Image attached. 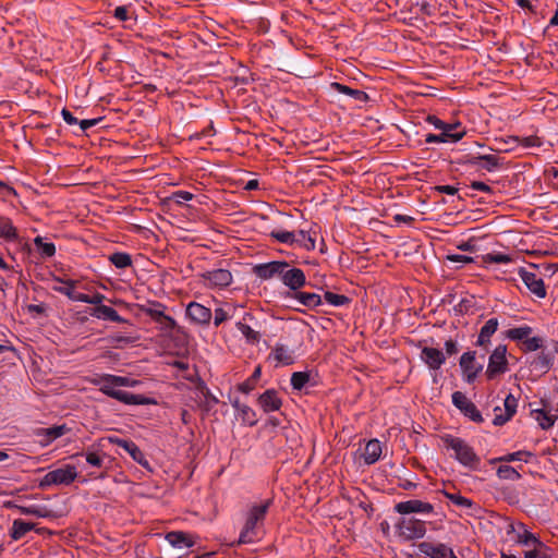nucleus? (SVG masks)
<instances>
[{"label": "nucleus", "mask_w": 558, "mask_h": 558, "mask_svg": "<svg viewBox=\"0 0 558 558\" xmlns=\"http://www.w3.org/2000/svg\"><path fill=\"white\" fill-rule=\"evenodd\" d=\"M92 384L97 386L99 390L119 402L129 405H147L156 404V400L145 397L143 395H135L125 390L122 387H134L137 381L124 376H117L105 374L92 379Z\"/></svg>", "instance_id": "1"}, {"label": "nucleus", "mask_w": 558, "mask_h": 558, "mask_svg": "<svg viewBox=\"0 0 558 558\" xmlns=\"http://www.w3.org/2000/svg\"><path fill=\"white\" fill-rule=\"evenodd\" d=\"M441 441L447 450L453 452V459L461 465L472 471L480 469L481 458L468 441L450 434L442 435Z\"/></svg>", "instance_id": "2"}, {"label": "nucleus", "mask_w": 558, "mask_h": 558, "mask_svg": "<svg viewBox=\"0 0 558 558\" xmlns=\"http://www.w3.org/2000/svg\"><path fill=\"white\" fill-rule=\"evenodd\" d=\"M511 530L517 533V542L530 548L524 551V558H553L551 549L529 531L525 524H512Z\"/></svg>", "instance_id": "3"}, {"label": "nucleus", "mask_w": 558, "mask_h": 558, "mask_svg": "<svg viewBox=\"0 0 558 558\" xmlns=\"http://www.w3.org/2000/svg\"><path fill=\"white\" fill-rule=\"evenodd\" d=\"M426 531L425 521L413 517H402L395 524V534L402 542L423 538Z\"/></svg>", "instance_id": "4"}, {"label": "nucleus", "mask_w": 558, "mask_h": 558, "mask_svg": "<svg viewBox=\"0 0 558 558\" xmlns=\"http://www.w3.org/2000/svg\"><path fill=\"white\" fill-rule=\"evenodd\" d=\"M76 466L64 464L46 473L39 482V487L46 488L54 485H70L77 477Z\"/></svg>", "instance_id": "5"}, {"label": "nucleus", "mask_w": 558, "mask_h": 558, "mask_svg": "<svg viewBox=\"0 0 558 558\" xmlns=\"http://www.w3.org/2000/svg\"><path fill=\"white\" fill-rule=\"evenodd\" d=\"M509 369L507 359V345L498 344L488 357V364L485 375L488 380H493L498 376L507 373Z\"/></svg>", "instance_id": "6"}, {"label": "nucleus", "mask_w": 558, "mask_h": 558, "mask_svg": "<svg viewBox=\"0 0 558 558\" xmlns=\"http://www.w3.org/2000/svg\"><path fill=\"white\" fill-rule=\"evenodd\" d=\"M518 275L524 282L526 288L538 299H544L547 294L543 279L537 274L536 265H531L529 268L520 267Z\"/></svg>", "instance_id": "7"}, {"label": "nucleus", "mask_w": 558, "mask_h": 558, "mask_svg": "<svg viewBox=\"0 0 558 558\" xmlns=\"http://www.w3.org/2000/svg\"><path fill=\"white\" fill-rule=\"evenodd\" d=\"M203 283L210 289L221 290L232 283L233 277L228 269H213L202 274Z\"/></svg>", "instance_id": "8"}, {"label": "nucleus", "mask_w": 558, "mask_h": 558, "mask_svg": "<svg viewBox=\"0 0 558 558\" xmlns=\"http://www.w3.org/2000/svg\"><path fill=\"white\" fill-rule=\"evenodd\" d=\"M476 353L474 351L464 352L460 357V368L463 379L468 384L474 383L478 374L483 371V365L476 362Z\"/></svg>", "instance_id": "9"}, {"label": "nucleus", "mask_w": 558, "mask_h": 558, "mask_svg": "<svg viewBox=\"0 0 558 558\" xmlns=\"http://www.w3.org/2000/svg\"><path fill=\"white\" fill-rule=\"evenodd\" d=\"M452 403L457 407L465 416L476 423L483 422V416L477 410L476 405L461 391H454L452 393Z\"/></svg>", "instance_id": "10"}, {"label": "nucleus", "mask_w": 558, "mask_h": 558, "mask_svg": "<svg viewBox=\"0 0 558 558\" xmlns=\"http://www.w3.org/2000/svg\"><path fill=\"white\" fill-rule=\"evenodd\" d=\"M288 267L289 263L284 260H272L255 265L253 271L259 279L269 280L276 276L281 278L284 268Z\"/></svg>", "instance_id": "11"}, {"label": "nucleus", "mask_w": 558, "mask_h": 558, "mask_svg": "<svg viewBox=\"0 0 558 558\" xmlns=\"http://www.w3.org/2000/svg\"><path fill=\"white\" fill-rule=\"evenodd\" d=\"M517 408V398L513 395L509 393L504 400V409L500 407H496L494 409L495 416L493 420V424L496 426H501L506 424L515 414Z\"/></svg>", "instance_id": "12"}, {"label": "nucleus", "mask_w": 558, "mask_h": 558, "mask_svg": "<svg viewBox=\"0 0 558 558\" xmlns=\"http://www.w3.org/2000/svg\"><path fill=\"white\" fill-rule=\"evenodd\" d=\"M395 511L399 514L405 515L410 513H424L430 514L434 512V506L429 502L418 499H410L400 501L395 506Z\"/></svg>", "instance_id": "13"}, {"label": "nucleus", "mask_w": 558, "mask_h": 558, "mask_svg": "<svg viewBox=\"0 0 558 558\" xmlns=\"http://www.w3.org/2000/svg\"><path fill=\"white\" fill-rule=\"evenodd\" d=\"M417 547L421 554L430 558H458L452 548L442 543L422 542Z\"/></svg>", "instance_id": "14"}, {"label": "nucleus", "mask_w": 558, "mask_h": 558, "mask_svg": "<svg viewBox=\"0 0 558 558\" xmlns=\"http://www.w3.org/2000/svg\"><path fill=\"white\" fill-rule=\"evenodd\" d=\"M281 281L291 292H295L306 284V276L301 268L289 266L284 268Z\"/></svg>", "instance_id": "15"}, {"label": "nucleus", "mask_w": 558, "mask_h": 558, "mask_svg": "<svg viewBox=\"0 0 558 558\" xmlns=\"http://www.w3.org/2000/svg\"><path fill=\"white\" fill-rule=\"evenodd\" d=\"M186 315L190 320L197 325H209L213 313L210 308L197 302H191L186 306Z\"/></svg>", "instance_id": "16"}, {"label": "nucleus", "mask_w": 558, "mask_h": 558, "mask_svg": "<svg viewBox=\"0 0 558 558\" xmlns=\"http://www.w3.org/2000/svg\"><path fill=\"white\" fill-rule=\"evenodd\" d=\"M109 441L124 449L132 457V459L142 466H148V461L145 458L144 452L134 441L117 437H109Z\"/></svg>", "instance_id": "17"}, {"label": "nucleus", "mask_w": 558, "mask_h": 558, "mask_svg": "<svg viewBox=\"0 0 558 558\" xmlns=\"http://www.w3.org/2000/svg\"><path fill=\"white\" fill-rule=\"evenodd\" d=\"M166 541L174 548H190L197 542V536L183 531H171L165 536Z\"/></svg>", "instance_id": "18"}, {"label": "nucleus", "mask_w": 558, "mask_h": 558, "mask_svg": "<svg viewBox=\"0 0 558 558\" xmlns=\"http://www.w3.org/2000/svg\"><path fill=\"white\" fill-rule=\"evenodd\" d=\"M257 521L246 518L245 524L239 536V544H253L262 539L263 533Z\"/></svg>", "instance_id": "19"}, {"label": "nucleus", "mask_w": 558, "mask_h": 558, "mask_svg": "<svg viewBox=\"0 0 558 558\" xmlns=\"http://www.w3.org/2000/svg\"><path fill=\"white\" fill-rule=\"evenodd\" d=\"M422 361L434 371H437L446 362V355L436 348L424 347L421 351Z\"/></svg>", "instance_id": "20"}, {"label": "nucleus", "mask_w": 558, "mask_h": 558, "mask_svg": "<svg viewBox=\"0 0 558 558\" xmlns=\"http://www.w3.org/2000/svg\"><path fill=\"white\" fill-rule=\"evenodd\" d=\"M286 298L293 299L303 306L311 310L316 308L323 304L322 296L314 292H305L298 290L295 292H287Z\"/></svg>", "instance_id": "21"}, {"label": "nucleus", "mask_w": 558, "mask_h": 558, "mask_svg": "<svg viewBox=\"0 0 558 558\" xmlns=\"http://www.w3.org/2000/svg\"><path fill=\"white\" fill-rule=\"evenodd\" d=\"M257 402L265 413L278 411L282 405V401L275 389L266 390L258 397Z\"/></svg>", "instance_id": "22"}, {"label": "nucleus", "mask_w": 558, "mask_h": 558, "mask_svg": "<svg viewBox=\"0 0 558 558\" xmlns=\"http://www.w3.org/2000/svg\"><path fill=\"white\" fill-rule=\"evenodd\" d=\"M66 432H69V428L66 425H57L52 427H46V428H38L36 430V436L40 438L39 442L43 447L48 446L53 440L60 438L63 436Z\"/></svg>", "instance_id": "23"}, {"label": "nucleus", "mask_w": 558, "mask_h": 558, "mask_svg": "<svg viewBox=\"0 0 558 558\" xmlns=\"http://www.w3.org/2000/svg\"><path fill=\"white\" fill-rule=\"evenodd\" d=\"M52 280L54 282L59 283V284L52 286L53 291L68 296L71 301H74V302L80 301L77 298L81 296V293L75 291L77 281L71 280V279L65 280L60 277H53Z\"/></svg>", "instance_id": "24"}, {"label": "nucleus", "mask_w": 558, "mask_h": 558, "mask_svg": "<svg viewBox=\"0 0 558 558\" xmlns=\"http://www.w3.org/2000/svg\"><path fill=\"white\" fill-rule=\"evenodd\" d=\"M269 359L276 362V366L291 365L294 362L293 351L282 343H276L269 354Z\"/></svg>", "instance_id": "25"}, {"label": "nucleus", "mask_w": 558, "mask_h": 558, "mask_svg": "<svg viewBox=\"0 0 558 558\" xmlns=\"http://www.w3.org/2000/svg\"><path fill=\"white\" fill-rule=\"evenodd\" d=\"M439 131L444 137V143H457L466 134L465 128L460 122L445 123V128Z\"/></svg>", "instance_id": "26"}, {"label": "nucleus", "mask_w": 558, "mask_h": 558, "mask_svg": "<svg viewBox=\"0 0 558 558\" xmlns=\"http://www.w3.org/2000/svg\"><path fill=\"white\" fill-rule=\"evenodd\" d=\"M498 326H499V322L497 318H495V317L489 318L484 324V326L481 328L475 344L477 347L487 349L488 345L490 344V338L497 331Z\"/></svg>", "instance_id": "27"}, {"label": "nucleus", "mask_w": 558, "mask_h": 558, "mask_svg": "<svg viewBox=\"0 0 558 558\" xmlns=\"http://www.w3.org/2000/svg\"><path fill=\"white\" fill-rule=\"evenodd\" d=\"M383 453V445L381 442L374 438L366 442L364 450L362 452V458L365 464L371 465L376 463Z\"/></svg>", "instance_id": "28"}, {"label": "nucleus", "mask_w": 558, "mask_h": 558, "mask_svg": "<svg viewBox=\"0 0 558 558\" xmlns=\"http://www.w3.org/2000/svg\"><path fill=\"white\" fill-rule=\"evenodd\" d=\"M90 315L97 319L110 320L114 323H124L125 319L119 315V313L108 305L96 306Z\"/></svg>", "instance_id": "29"}, {"label": "nucleus", "mask_w": 558, "mask_h": 558, "mask_svg": "<svg viewBox=\"0 0 558 558\" xmlns=\"http://www.w3.org/2000/svg\"><path fill=\"white\" fill-rule=\"evenodd\" d=\"M251 314H245L242 320L236 323V328L241 332V335L245 338L246 342L250 344H256L260 340V335L258 331L254 330L251 326L246 324V319L251 318Z\"/></svg>", "instance_id": "30"}, {"label": "nucleus", "mask_w": 558, "mask_h": 558, "mask_svg": "<svg viewBox=\"0 0 558 558\" xmlns=\"http://www.w3.org/2000/svg\"><path fill=\"white\" fill-rule=\"evenodd\" d=\"M232 407L236 410L243 424L254 426L257 423L256 413L251 407L241 403L239 400L233 401Z\"/></svg>", "instance_id": "31"}, {"label": "nucleus", "mask_w": 558, "mask_h": 558, "mask_svg": "<svg viewBox=\"0 0 558 558\" xmlns=\"http://www.w3.org/2000/svg\"><path fill=\"white\" fill-rule=\"evenodd\" d=\"M513 262V255L502 252H490L481 256L483 267L489 268L492 264H509Z\"/></svg>", "instance_id": "32"}, {"label": "nucleus", "mask_w": 558, "mask_h": 558, "mask_svg": "<svg viewBox=\"0 0 558 558\" xmlns=\"http://www.w3.org/2000/svg\"><path fill=\"white\" fill-rule=\"evenodd\" d=\"M35 527V524L31 522L23 521L21 519H16L12 523V527L10 530V536L14 541H19L23 538L28 532H31Z\"/></svg>", "instance_id": "33"}, {"label": "nucleus", "mask_w": 558, "mask_h": 558, "mask_svg": "<svg viewBox=\"0 0 558 558\" xmlns=\"http://www.w3.org/2000/svg\"><path fill=\"white\" fill-rule=\"evenodd\" d=\"M0 238L8 242H14L19 239L17 230L11 219L0 216Z\"/></svg>", "instance_id": "34"}, {"label": "nucleus", "mask_w": 558, "mask_h": 558, "mask_svg": "<svg viewBox=\"0 0 558 558\" xmlns=\"http://www.w3.org/2000/svg\"><path fill=\"white\" fill-rule=\"evenodd\" d=\"M331 87L338 93L350 96L360 102H365L368 100V95L361 89H353L347 85L337 82L332 83Z\"/></svg>", "instance_id": "35"}, {"label": "nucleus", "mask_w": 558, "mask_h": 558, "mask_svg": "<svg viewBox=\"0 0 558 558\" xmlns=\"http://www.w3.org/2000/svg\"><path fill=\"white\" fill-rule=\"evenodd\" d=\"M294 244L299 247H302L306 251H313L315 248L316 240L307 231L300 230L294 232Z\"/></svg>", "instance_id": "36"}, {"label": "nucleus", "mask_w": 558, "mask_h": 558, "mask_svg": "<svg viewBox=\"0 0 558 558\" xmlns=\"http://www.w3.org/2000/svg\"><path fill=\"white\" fill-rule=\"evenodd\" d=\"M530 457H532L531 452L524 451V450H519V451H515V452L504 454V456L498 457V458H493V459L489 460V463L490 464H495L497 462L509 463V462H513V461H524V462H527V459Z\"/></svg>", "instance_id": "37"}, {"label": "nucleus", "mask_w": 558, "mask_h": 558, "mask_svg": "<svg viewBox=\"0 0 558 558\" xmlns=\"http://www.w3.org/2000/svg\"><path fill=\"white\" fill-rule=\"evenodd\" d=\"M270 504L271 500H266L259 505L252 506L246 514V518L252 519L253 521L263 522L270 507Z\"/></svg>", "instance_id": "38"}, {"label": "nucleus", "mask_w": 558, "mask_h": 558, "mask_svg": "<svg viewBox=\"0 0 558 558\" xmlns=\"http://www.w3.org/2000/svg\"><path fill=\"white\" fill-rule=\"evenodd\" d=\"M533 332L532 327L524 325L515 328L508 329L506 331V337L512 341H524L531 336Z\"/></svg>", "instance_id": "39"}, {"label": "nucleus", "mask_w": 558, "mask_h": 558, "mask_svg": "<svg viewBox=\"0 0 558 558\" xmlns=\"http://www.w3.org/2000/svg\"><path fill=\"white\" fill-rule=\"evenodd\" d=\"M472 163L481 165L482 168L486 169L489 172L496 170L499 165L498 158L495 155H481V156L474 157L472 160Z\"/></svg>", "instance_id": "40"}, {"label": "nucleus", "mask_w": 558, "mask_h": 558, "mask_svg": "<svg viewBox=\"0 0 558 558\" xmlns=\"http://www.w3.org/2000/svg\"><path fill=\"white\" fill-rule=\"evenodd\" d=\"M34 244L43 257H52L56 254V245L52 242H46L39 235L34 239Z\"/></svg>", "instance_id": "41"}, {"label": "nucleus", "mask_w": 558, "mask_h": 558, "mask_svg": "<svg viewBox=\"0 0 558 558\" xmlns=\"http://www.w3.org/2000/svg\"><path fill=\"white\" fill-rule=\"evenodd\" d=\"M143 312L150 316L155 322H161V319L166 316L165 310L166 306L159 302L149 303L147 306H144Z\"/></svg>", "instance_id": "42"}, {"label": "nucleus", "mask_w": 558, "mask_h": 558, "mask_svg": "<svg viewBox=\"0 0 558 558\" xmlns=\"http://www.w3.org/2000/svg\"><path fill=\"white\" fill-rule=\"evenodd\" d=\"M235 306H227V307H217L214 312V324L215 326L221 325L223 322L232 318Z\"/></svg>", "instance_id": "43"}, {"label": "nucleus", "mask_w": 558, "mask_h": 558, "mask_svg": "<svg viewBox=\"0 0 558 558\" xmlns=\"http://www.w3.org/2000/svg\"><path fill=\"white\" fill-rule=\"evenodd\" d=\"M497 476L500 480L517 481L521 478V474L517 469L508 464H501L497 468Z\"/></svg>", "instance_id": "44"}, {"label": "nucleus", "mask_w": 558, "mask_h": 558, "mask_svg": "<svg viewBox=\"0 0 558 558\" xmlns=\"http://www.w3.org/2000/svg\"><path fill=\"white\" fill-rule=\"evenodd\" d=\"M324 300L329 305H332L336 307H341V306L348 305L351 302L350 298H348L347 295L333 293L330 291L325 292Z\"/></svg>", "instance_id": "45"}, {"label": "nucleus", "mask_w": 558, "mask_h": 558, "mask_svg": "<svg viewBox=\"0 0 558 558\" xmlns=\"http://www.w3.org/2000/svg\"><path fill=\"white\" fill-rule=\"evenodd\" d=\"M109 260L119 269L130 267L132 265L131 255L128 253L117 252L109 256Z\"/></svg>", "instance_id": "46"}, {"label": "nucleus", "mask_w": 558, "mask_h": 558, "mask_svg": "<svg viewBox=\"0 0 558 558\" xmlns=\"http://www.w3.org/2000/svg\"><path fill=\"white\" fill-rule=\"evenodd\" d=\"M533 415L543 429L550 428L555 423V417L548 415L543 409L534 410Z\"/></svg>", "instance_id": "47"}, {"label": "nucleus", "mask_w": 558, "mask_h": 558, "mask_svg": "<svg viewBox=\"0 0 558 558\" xmlns=\"http://www.w3.org/2000/svg\"><path fill=\"white\" fill-rule=\"evenodd\" d=\"M445 497L450 500L453 505L462 508H471L473 506V501L459 493H448L444 492Z\"/></svg>", "instance_id": "48"}, {"label": "nucleus", "mask_w": 558, "mask_h": 558, "mask_svg": "<svg viewBox=\"0 0 558 558\" xmlns=\"http://www.w3.org/2000/svg\"><path fill=\"white\" fill-rule=\"evenodd\" d=\"M270 236L279 243L293 245L294 244V232L286 230H272Z\"/></svg>", "instance_id": "49"}, {"label": "nucleus", "mask_w": 558, "mask_h": 558, "mask_svg": "<svg viewBox=\"0 0 558 558\" xmlns=\"http://www.w3.org/2000/svg\"><path fill=\"white\" fill-rule=\"evenodd\" d=\"M310 381V374L306 372H295L291 376V386L295 390H301Z\"/></svg>", "instance_id": "50"}, {"label": "nucleus", "mask_w": 558, "mask_h": 558, "mask_svg": "<svg viewBox=\"0 0 558 558\" xmlns=\"http://www.w3.org/2000/svg\"><path fill=\"white\" fill-rule=\"evenodd\" d=\"M22 514L25 515H35L38 518H44L46 515L44 509L36 505L31 506H14Z\"/></svg>", "instance_id": "51"}, {"label": "nucleus", "mask_w": 558, "mask_h": 558, "mask_svg": "<svg viewBox=\"0 0 558 558\" xmlns=\"http://www.w3.org/2000/svg\"><path fill=\"white\" fill-rule=\"evenodd\" d=\"M83 303L93 304V305H102L101 303L106 299V296L99 292L94 293L93 295H88L85 293H81V296L77 298Z\"/></svg>", "instance_id": "52"}, {"label": "nucleus", "mask_w": 558, "mask_h": 558, "mask_svg": "<svg viewBox=\"0 0 558 558\" xmlns=\"http://www.w3.org/2000/svg\"><path fill=\"white\" fill-rule=\"evenodd\" d=\"M524 351H536L543 347V340L539 337H531L529 336L527 339L523 343Z\"/></svg>", "instance_id": "53"}, {"label": "nucleus", "mask_w": 558, "mask_h": 558, "mask_svg": "<svg viewBox=\"0 0 558 558\" xmlns=\"http://www.w3.org/2000/svg\"><path fill=\"white\" fill-rule=\"evenodd\" d=\"M85 457L86 462L92 466L100 468L102 465V458L97 452L88 450Z\"/></svg>", "instance_id": "54"}, {"label": "nucleus", "mask_w": 558, "mask_h": 558, "mask_svg": "<svg viewBox=\"0 0 558 558\" xmlns=\"http://www.w3.org/2000/svg\"><path fill=\"white\" fill-rule=\"evenodd\" d=\"M553 359L545 354H539L535 360V365L542 371L549 369Z\"/></svg>", "instance_id": "55"}, {"label": "nucleus", "mask_w": 558, "mask_h": 558, "mask_svg": "<svg viewBox=\"0 0 558 558\" xmlns=\"http://www.w3.org/2000/svg\"><path fill=\"white\" fill-rule=\"evenodd\" d=\"M502 497L510 505H515L520 500L518 493L512 488H504Z\"/></svg>", "instance_id": "56"}, {"label": "nucleus", "mask_w": 558, "mask_h": 558, "mask_svg": "<svg viewBox=\"0 0 558 558\" xmlns=\"http://www.w3.org/2000/svg\"><path fill=\"white\" fill-rule=\"evenodd\" d=\"M194 195L189 192V191H177L173 193V199L178 203V204H183L185 202H189L191 199H193Z\"/></svg>", "instance_id": "57"}, {"label": "nucleus", "mask_w": 558, "mask_h": 558, "mask_svg": "<svg viewBox=\"0 0 558 558\" xmlns=\"http://www.w3.org/2000/svg\"><path fill=\"white\" fill-rule=\"evenodd\" d=\"M159 323L161 324V328L167 331L173 330L177 325L174 318L169 315H166Z\"/></svg>", "instance_id": "58"}, {"label": "nucleus", "mask_w": 558, "mask_h": 558, "mask_svg": "<svg viewBox=\"0 0 558 558\" xmlns=\"http://www.w3.org/2000/svg\"><path fill=\"white\" fill-rule=\"evenodd\" d=\"M452 263H460V264H470L473 262V258L466 255H460V254H452L448 255L447 257Z\"/></svg>", "instance_id": "59"}, {"label": "nucleus", "mask_w": 558, "mask_h": 558, "mask_svg": "<svg viewBox=\"0 0 558 558\" xmlns=\"http://www.w3.org/2000/svg\"><path fill=\"white\" fill-rule=\"evenodd\" d=\"M470 187L475 191H481L484 193H492V187L482 181H473L471 183Z\"/></svg>", "instance_id": "60"}, {"label": "nucleus", "mask_w": 558, "mask_h": 558, "mask_svg": "<svg viewBox=\"0 0 558 558\" xmlns=\"http://www.w3.org/2000/svg\"><path fill=\"white\" fill-rule=\"evenodd\" d=\"M61 116L69 125H75L78 123V120L65 108L62 109Z\"/></svg>", "instance_id": "61"}, {"label": "nucleus", "mask_w": 558, "mask_h": 558, "mask_svg": "<svg viewBox=\"0 0 558 558\" xmlns=\"http://www.w3.org/2000/svg\"><path fill=\"white\" fill-rule=\"evenodd\" d=\"M101 120V118L99 119H85V120H81L78 121L77 124H80V128L83 132H85L86 130H88L89 128L92 126H95L96 124H98V122Z\"/></svg>", "instance_id": "62"}, {"label": "nucleus", "mask_w": 558, "mask_h": 558, "mask_svg": "<svg viewBox=\"0 0 558 558\" xmlns=\"http://www.w3.org/2000/svg\"><path fill=\"white\" fill-rule=\"evenodd\" d=\"M521 143L524 147H533V146H541V141L536 136H527L523 137L521 140Z\"/></svg>", "instance_id": "63"}, {"label": "nucleus", "mask_w": 558, "mask_h": 558, "mask_svg": "<svg viewBox=\"0 0 558 558\" xmlns=\"http://www.w3.org/2000/svg\"><path fill=\"white\" fill-rule=\"evenodd\" d=\"M426 121H427L430 125H433L435 129H437V130H440V129L445 128V123H446L445 121L440 120V119H439L438 117H436V116H428V117L426 118Z\"/></svg>", "instance_id": "64"}]
</instances>
